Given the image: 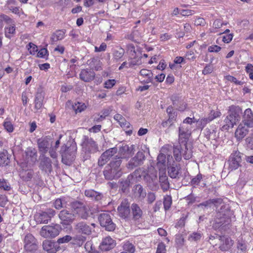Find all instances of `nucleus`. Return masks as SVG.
Instances as JSON below:
<instances>
[{
  "instance_id": "obj_1",
  "label": "nucleus",
  "mask_w": 253,
  "mask_h": 253,
  "mask_svg": "<svg viewBox=\"0 0 253 253\" xmlns=\"http://www.w3.org/2000/svg\"><path fill=\"white\" fill-rule=\"evenodd\" d=\"M133 174L136 178H142L151 190L155 191L159 189L157 172L154 168L146 170L139 168L135 169Z\"/></svg>"
},
{
  "instance_id": "obj_2",
  "label": "nucleus",
  "mask_w": 253,
  "mask_h": 253,
  "mask_svg": "<svg viewBox=\"0 0 253 253\" xmlns=\"http://www.w3.org/2000/svg\"><path fill=\"white\" fill-rule=\"evenodd\" d=\"M242 109L239 106L231 105L228 107L227 115L223 120L222 130H228L236 125L240 121Z\"/></svg>"
},
{
  "instance_id": "obj_3",
  "label": "nucleus",
  "mask_w": 253,
  "mask_h": 253,
  "mask_svg": "<svg viewBox=\"0 0 253 253\" xmlns=\"http://www.w3.org/2000/svg\"><path fill=\"white\" fill-rule=\"evenodd\" d=\"M122 160L120 158H114L106 165L103 170L104 178L107 180L119 178L122 175L121 165Z\"/></svg>"
},
{
  "instance_id": "obj_4",
  "label": "nucleus",
  "mask_w": 253,
  "mask_h": 253,
  "mask_svg": "<svg viewBox=\"0 0 253 253\" xmlns=\"http://www.w3.org/2000/svg\"><path fill=\"white\" fill-rule=\"evenodd\" d=\"M77 147L75 145H71L67 146V145H63L59 151L62 157V162L66 165H70L74 160Z\"/></svg>"
},
{
  "instance_id": "obj_5",
  "label": "nucleus",
  "mask_w": 253,
  "mask_h": 253,
  "mask_svg": "<svg viewBox=\"0 0 253 253\" xmlns=\"http://www.w3.org/2000/svg\"><path fill=\"white\" fill-rule=\"evenodd\" d=\"M149 153V148L145 150L141 149L138 151L135 155L131 158L126 165L127 169L131 170L135 168L142 166L146 158V154Z\"/></svg>"
},
{
  "instance_id": "obj_6",
  "label": "nucleus",
  "mask_w": 253,
  "mask_h": 253,
  "mask_svg": "<svg viewBox=\"0 0 253 253\" xmlns=\"http://www.w3.org/2000/svg\"><path fill=\"white\" fill-rule=\"evenodd\" d=\"M190 135V132L184 133L179 131V144L183 145L185 148L183 157L185 160H189L193 156V146L191 142H188Z\"/></svg>"
},
{
  "instance_id": "obj_7",
  "label": "nucleus",
  "mask_w": 253,
  "mask_h": 253,
  "mask_svg": "<svg viewBox=\"0 0 253 253\" xmlns=\"http://www.w3.org/2000/svg\"><path fill=\"white\" fill-rule=\"evenodd\" d=\"M83 151L85 154L84 160L89 159L90 155L94 154L99 151V148L96 142L92 138L87 136H84L82 142Z\"/></svg>"
},
{
  "instance_id": "obj_8",
  "label": "nucleus",
  "mask_w": 253,
  "mask_h": 253,
  "mask_svg": "<svg viewBox=\"0 0 253 253\" xmlns=\"http://www.w3.org/2000/svg\"><path fill=\"white\" fill-rule=\"evenodd\" d=\"M55 211L52 209L47 208L41 211L35 215V219L37 222L40 224H46L55 215Z\"/></svg>"
},
{
  "instance_id": "obj_9",
  "label": "nucleus",
  "mask_w": 253,
  "mask_h": 253,
  "mask_svg": "<svg viewBox=\"0 0 253 253\" xmlns=\"http://www.w3.org/2000/svg\"><path fill=\"white\" fill-rule=\"evenodd\" d=\"M99 223L101 227L108 231H113L116 229V224L114 223L108 213H100L98 217Z\"/></svg>"
},
{
  "instance_id": "obj_10",
  "label": "nucleus",
  "mask_w": 253,
  "mask_h": 253,
  "mask_svg": "<svg viewBox=\"0 0 253 253\" xmlns=\"http://www.w3.org/2000/svg\"><path fill=\"white\" fill-rule=\"evenodd\" d=\"M61 229L59 224L53 226L45 225L42 228L40 235L44 238H54L59 235Z\"/></svg>"
},
{
  "instance_id": "obj_11",
  "label": "nucleus",
  "mask_w": 253,
  "mask_h": 253,
  "mask_svg": "<svg viewBox=\"0 0 253 253\" xmlns=\"http://www.w3.org/2000/svg\"><path fill=\"white\" fill-rule=\"evenodd\" d=\"M24 243V248L26 252L35 253L38 250V241L32 234H28L25 236Z\"/></svg>"
},
{
  "instance_id": "obj_12",
  "label": "nucleus",
  "mask_w": 253,
  "mask_h": 253,
  "mask_svg": "<svg viewBox=\"0 0 253 253\" xmlns=\"http://www.w3.org/2000/svg\"><path fill=\"white\" fill-rule=\"evenodd\" d=\"M58 217L61 220V224L70 225L74 221L76 216L71 211L64 209L59 212Z\"/></svg>"
},
{
  "instance_id": "obj_13",
  "label": "nucleus",
  "mask_w": 253,
  "mask_h": 253,
  "mask_svg": "<svg viewBox=\"0 0 253 253\" xmlns=\"http://www.w3.org/2000/svg\"><path fill=\"white\" fill-rule=\"evenodd\" d=\"M52 140L50 136H46L38 139L37 144L41 155H45L52 145Z\"/></svg>"
},
{
  "instance_id": "obj_14",
  "label": "nucleus",
  "mask_w": 253,
  "mask_h": 253,
  "mask_svg": "<svg viewBox=\"0 0 253 253\" xmlns=\"http://www.w3.org/2000/svg\"><path fill=\"white\" fill-rule=\"evenodd\" d=\"M242 154L239 151H235L232 153L228 160L229 169L233 170L241 166Z\"/></svg>"
},
{
  "instance_id": "obj_15",
  "label": "nucleus",
  "mask_w": 253,
  "mask_h": 253,
  "mask_svg": "<svg viewBox=\"0 0 253 253\" xmlns=\"http://www.w3.org/2000/svg\"><path fill=\"white\" fill-rule=\"evenodd\" d=\"M118 149L116 147H113L107 150L103 153L98 161V165L99 167H102L110 159V158L117 153Z\"/></svg>"
},
{
  "instance_id": "obj_16",
  "label": "nucleus",
  "mask_w": 253,
  "mask_h": 253,
  "mask_svg": "<svg viewBox=\"0 0 253 253\" xmlns=\"http://www.w3.org/2000/svg\"><path fill=\"white\" fill-rule=\"evenodd\" d=\"M135 148L134 145H131L130 146L127 145H123L119 150L120 156H116L115 158H120L122 160V159L129 158L134 154Z\"/></svg>"
},
{
  "instance_id": "obj_17",
  "label": "nucleus",
  "mask_w": 253,
  "mask_h": 253,
  "mask_svg": "<svg viewBox=\"0 0 253 253\" xmlns=\"http://www.w3.org/2000/svg\"><path fill=\"white\" fill-rule=\"evenodd\" d=\"M119 215L122 218L126 219L128 217L130 212V207L127 200L122 201L120 206L118 207Z\"/></svg>"
},
{
  "instance_id": "obj_18",
  "label": "nucleus",
  "mask_w": 253,
  "mask_h": 253,
  "mask_svg": "<svg viewBox=\"0 0 253 253\" xmlns=\"http://www.w3.org/2000/svg\"><path fill=\"white\" fill-rule=\"evenodd\" d=\"M39 168L42 171L49 173L52 170V162L50 159L45 155H41Z\"/></svg>"
},
{
  "instance_id": "obj_19",
  "label": "nucleus",
  "mask_w": 253,
  "mask_h": 253,
  "mask_svg": "<svg viewBox=\"0 0 253 253\" xmlns=\"http://www.w3.org/2000/svg\"><path fill=\"white\" fill-rule=\"evenodd\" d=\"M230 219L225 214H222L220 212L216 213V218L213 224V227L217 229L221 226H225L229 224Z\"/></svg>"
},
{
  "instance_id": "obj_20",
  "label": "nucleus",
  "mask_w": 253,
  "mask_h": 253,
  "mask_svg": "<svg viewBox=\"0 0 253 253\" xmlns=\"http://www.w3.org/2000/svg\"><path fill=\"white\" fill-rule=\"evenodd\" d=\"M42 248L47 253H56L61 249L57 243L47 240L42 242Z\"/></svg>"
},
{
  "instance_id": "obj_21",
  "label": "nucleus",
  "mask_w": 253,
  "mask_h": 253,
  "mask_svg": "<svg viewBox=\"0 0 253 253\" xmlns=\"http://www.w3.org/2000/svg\"><path fill=\"white\" fill-rule=\"evenodd\" d=\"M116 246V241L110 236H108L103 239L102 242L99 246V248L102 252H106L113 249Z\"/></svg>"
},
{
  "instance_id": "obj_22",
  "label": "nucleus",
  "mask_w": 253,
  "mask_h": 253,
  "mask_svg": "<svg viewBox=\"0 0 253 253\" xmlns=\"http://www.w3.org/2000/svg\"><path fill=\"white\" fill-rule=\"evenodd\" d=\"M169 175L171 178H179L181 174V168L180 164L173 163L168 167Z\"/></svg>"
},
{
  "instance_id": "obj_23",
  "label": "nucleus",
  "mask_w": 253,
  "mask_h": 253,
  "mask_svg": "<svg viewBox=\"0 0 253 253\" xmlns=\"http://www.w3.org/2000/svg\"><path fill=\"white\" fill-rule=\"evenodd\" d=\"M219 249L222 252L227 251L233 246L234 241L229 237L221 236L219 238Z\"/></svg>"
},
{
  "instance_id": "obj_24",
  "label": "nucleus",
  "mask_w": 253,
  "mask_h": 253,
  "mask_svg": "<svg viewBox=\"0 0 253 253\" xmlns=\"http://www.w3.org/2000/svg\"><path fill=\"white\" fill-rule=\"evenodd\" d=\"M95 74L90 69H82L79 74L80 79L84 82H90L94 79Z\"/></svg>"
},
{
  "instance_id": "obj_25",
  "label": "nucleus",
  "mask_w": 253,
  "mask_h": 253,
  "mask_svg": "<svg viewBox=\"0 0 253 253\" xmlns=\"http://www.w3.org/2000/svg\"><path fill=\"white\" fill-rule=\"evenodd\" d=\"M241 123L247 127H253V113L250 108L245 110Z\"/></svg>"
},
{
  "instance_id": "obj_26",
  "label": "nucleus",
  "mask_w": 253,
  "mask_h": 253,
  "mask_svg": "<svg viewBox=\"0 0 253 253\" xmlns=\"http://www.w3.org/2000/svg\"><path fill=\"white\" fill-rule=\"evenodd\" d=\"M75 229L77 232L86 235H90L92 231L90 226L83 221L77 223L75 226Z\"/></svg>"
},
{
  "instance_id": "obj_27",
  "label": "nucleus",
  "mask_w": 253,
  "mask_h": 253,
  "mask_svg": "<svg viewBox=\"0 0 253 253\" xmlns=\"http://www.w3.org/2000/svg\"><path fill=\"white\" fill-rule=\"evenodd\" d=\"M44 98V92L41 88L37 89L34 100L35 109H40L43 105V101Z\"/></svg>"
},
{
  "instance_id": "obj_28",
  "label": "nucleus",
  "mask_w": 253,
  "mask_h": 253,
  "mask_svg": "<svg viewBox=\"0 0 253 253\" xmlns=\"http://www.w3.org/2000/svg\"><path fill=\"white\" fill-rule=\"evenodd\" d=\"M132 192L134 197L140 201L144 200L146 196V190L140 184H136L133 186Z\"/></svg>"
},
{
  "instance_id": "obj_29",
  "label": "nucleus",
  "mask_w": 253,
  "mask_h": 253,
  "mask_svg": "<svg viewBox=\"0 0 253 253\" xmlns=\"http://www.w3.org/2000/svg\"><path fill=\"white\" fill-rule=\"evenodd\" d=\"M140 75L141 78H139L142 84H148L152 82L153 73L150 70L142 69L140 70Z\"/></svg>"
},
{
  "instance_id": "obj_30",
  "label": "nucleus",
  "mask_w": 253,
  "mask_h": 253,
  "mask_svg": "<svg viewBox=\"0 0 253 253\" xmlns=\"http://www.w3.org/2000/svg\"><path fill=\"white\" fill-rule=\"evenodd\" d=\"M135 176L133 173L128 175L125 179H122L120 182L119 188L123 193H127L131 183V180Z\"/></svg>"
},
{
  "instance_id": "obj_31",
  "label": "nucleus",
  "mask_w": 253,
  "mask_h": 253,
  "mask_svg": "<svg viewBox=\"0 0 253 253\" xmlns=\"http://www.w3.org/2000/svg\"><path fill=\"white\" fill-rule=\"evenodd\" d=\"M250 127L241 123L235 131V137L239 140H242L248 133L249 128Z\"/></svg>"
},
{
  "instance_id": "obj_32",
  "label": "nucleus",
  "mask_w": 253,
  "mask_h": 253,
  "mask_svg": "<svg viewBox=\"0 0 253 253\" xmlns=\"http://www.w3.org/2000/svg\"><path fill=\"white\" fill-rule=\"evenodd\" d=\"M37 153L36 149L29 148L26 151V159L29 165H33L37 161Z\"/></svg>"
},
{
  "instance_id": "obj_33",
  "label": "nucleus",
  "mask_w": 253,
  "mask_h": 253,
  "mask_svg": "<svg viewBox=\"0 0 253 253\" xmlns=\"http://www.w3.org/2000/svg\"><path fill=\"white\" fill-rule=\"evenodd\" d=\"M130 210L134 220H138L142 217L143 211L138 204L133 203L130 206Z\"/></svg>"
},
{
  "instance_id": "obj_34",
  "label": "nucleus",
  "mask_w": 253,
  "mask_h": 253,
  "mask_svg": "<svg viewBox=\"0 0 253 253\" xmlns=\"http://www.w3.org/2000/svg\"><path fill=\"white\" fill-rule=\"evenodd\" d=\"M185 148L182 145L179 144L173 146V156L175 160L177 162H180L182 159L183 153L184 152Z\"/></svg>"
},
{
  "instance_id": "obj_35",
  "label": "nucleus",
  "mask_w": 253,
  "mask_h": 253,
  "mask_svg": "<svg viewBox=\"0 0 253 253\" xmlns=\"http://www.w3.org/2000/svg\"><path fill=\"white\" fill-rule=\"evenodd\" d=\"M159 182L161 188L164 192L167 191L169 188V183L168 181V177L165 172L162 173H160Z\"/></svg>"
},
{
  "instance_id": "obj_36",
  "label": "nucleus",
  "mask_w": 253,
  "mask_h": 253,
  "mask_svg": "<svg viewBox=\"0 0 253 253\" xmlns=\"http://www.w3.org/2000/svg\"><path fill=\"white\" fill-rule=\"evenodd\" d=\"M84 194L86 197L91 198V199L96 201H100L103 196L101 193L98 192L92 189L86 190Z\"/></svg>"
},
{
  "instance_id": "obj_37",
  "label": "nucleus",
  "mask_w": 253,
  "mask_h": 253,
  "mask_svg": "<svg viewBox=\"0 0 253 253\" xmlns=\"http://www.w3.org/2000/svg\"><path fill=\"white\" fill-rule=\"evenodd\" d=\"M10 156L6 150L0 152V167H5L10 162Z\"/></svg>"
},
{
  "instance_id": "obj_38",
  "label": "nucleus",
  "mask_w": 253,
  "mask_h": 253,
  "mask_svg": "<svg viewBox=\"0 0 253 253\" xmlns=\"http://www.w3.org/2000/svg\"><path fill=\"white\" fill-rule=\"evenodd\" d=\"M65 34V31L57 30L53 33L51 37V44H53L58 41L64 39Z\"/></svg>"
},
{
  "instance_id": "obj_39",
  "label": "nucleus",
  "mask_w": 253,
  "mask_h": 253,
  "mask_svg": "<svg viewBox=\"0 0 253 253\" xmlns=\"http://www.w3.org/2000/svg\"><path fill=\"white\" fill-rule=\"evenodd\" d=\"M85 205L83 202L78 201H74L70 203V207L72 210V211L75 214L76 216L78 212Z\"/></svg>"
},
{
  "instance_id": "obj_40",
  "label": "nucleus",
  "mask_w": 253,
  "mask_h": 253,
  "mask_svg": "<svg viewBox=\"0 0 253 253\" xmlns=\"http://www.w3.org/2000/svg\"><path fill=\"white\" fill-rule=\"evenodd\" d=\"M5 36L8 39H11L15 34V26L14 22L8 25L4 28Z\"/></svg>"
},
{
  "instance_id": "obj_41",
  "label": "nucleus",
  "mask_w": 253,
  "mask_h": 253,
  "mask_svg": "<svg viewBox=\"0 0 253 253\" xmlns=\"http://www.w3.org/2000/svg\"><path fill=\"white\" fill-rule=\"evenodd\" d=\"M168 115V119L173 123L176 121L177 113L176 111L174 110L172 106H169L166 110Z\"/></svg>"
},
{
  "instance_id": "obj_42",
  "label": "nucleus",
  "mask_w": 253,
  "mask_h": 253,
  "mask_svg": "<svg viewBox=\"0 0 253 253\" xmlns=\"http://www.w3.org/2000/svg\"><path fill=\"white\" fill-rule=\"evenodd\" d=\"M114 118L119 123L122 127L126 128L129 127V123L127 122L121 115L117 114L114 116Z\"/></svg>"
},
{
  "instance_id": "obj_43",
  "label": "nucleus",
  "mask_w": 253,
  "mask_h": 253,
  "mask_svg": "<svg viewBox=\"0 0 253 253\" xmlns=\"http://www.w3.org/2000/svg\"><path fill=\"white\" fill-rule=\"evenodd\" d=\"M237 248L238 249V253H246L247 251L246 242L242 239L238 240Z\"/></svg>"
},
{
  "instance_id": "obj_44",
  "label": "nucleus",
  "mask_w": 253,
  "mask_h": 253,
  "mask_svg": "<svg viewBox=\"0 0 253 253\" xmlns=\"http://www.w3.org/2000/svg\"><path fill=\"white\" fill-rule=\"evenodd\" d=\"M131 60L128 62V66L126 68L132 67L134 65H139L141 63V56L138 55H133L131 56Z\"/></svg>"
},
{
  "instance_id": "obj_45",
  "label": "nucleus",
  "mask_w": 253,
  "mask_h": 253,
  "mask_svg": "<svg viewBox=\"0 0 253 253\" xmlns=\"http://www.w3.org/2000/svg\"><path fill=\"white\" fill-rule=\"evenodd\" d=\"M79 217L82 219H86L89 216L87 208L84 206L81 210H80L76 214Z\"/></svg>"
},
{
  "instance_id": "obj_46",
  "label": "nucleus",
  "mask_w": 253,
  "mask_h": 253,
  "mask_svg": "<svg viewBox=\"0 0 253 253\" xmlns=\"http://www.w3.org/2000/svg\"><path fill=\"white\" fill-rule=\"evenodd\" d=\"M123 248L124 250L129 253H134L135 251V246L128 241L124 244Z\"/></svg>"
},
{
  "instance_id": "obj_47",
  "label": "nucleus",
  "mask_w": 253,
  "mask_h": 253,
  "mask_svg": "<svg viewBox=\"0 0 253 253\" xmlns=\"http://www.w3.org/2000/svg\"><path fill=\"white\" fill-rule=\"evenodd\" d=\"M172 203L171 197L170 196H167L164 198V207L165 211L169 210Z\"/></svg>"
},
{
  "instance_id": "obj_48",
  "label": "nucleus",
  "mask_w": 253,
  "mask_h": 253,
  "mask_svg": "<svg viewBox=\"0 0 253 253\" xmlns=\"http://www.w3.org/2000/svg\"><path fill=\"white\" fill-rule=\"evenodd\" d=\"M203 176L202 174L199 173L191 179L190 181L191 185L193 187H195L196 185H198L199 184Z\"/></svg>"
},
{
  "instance_id": "obj_49",
  "label": "nucleus",
  "mask_w": 253,
  "mask_h": 253,
  "mask_svg": "<svg viewBox=\"0 0 253 253\" xmlns=\"http://www.w3.org/2000/svg\"><path fill=\"white\" fill-rule=\"evenodd\" d=\"M195 121L198 124L199 127L202 129L207 125V124L211 122V121L208 117L201 120H195Z\"/></svg>"
},
{
  "instance_id": "obj_50",
  "label": "nucleus",
  "mask_w": 253,
  "mask_h": 253,
  "mask_svg": "<svg viewBox=\"0 0 253 253\" xmlns=\"http://www.w3.org/2000/svg\"><path fill=\"white\" fill-rule=\"evenodd\" d=\"M90 65L93 69H94L96 71L101 69L100 60L97 58H93L90 63Z\"/></svg>"
},
{
  "instance_id": "obj_51",
  "label": "nucleus",
  "mask_w": 253,
  "mask_h": 253,
  "mask_svg": "<svg viewBox=\"0 0 253 253\" xmlns=\"http://www.w3.org/2000/svg\"><path fill=\"white\" fill-rule=\"evenodd\" d=\"M221 115L220 111L218 110H211L208 115V118L212 121L214 119L219 117Z\"/></svg>"
},
{
  "instance_id": "obj_52",
  "label": "nucleus",
  "mask_w": 253,
  "mask_h": 253,
  "mask_svg": "<svg viewBox=\"0 0 253 253\" xmlns=\"http://www.w3.org/2000/svg\"><path fill=\"white\" fill-rule=\"evenodd\" d=\"M73 108L76 113H81L85 109L86 106L84 103L82 104L78 102L73 105Z\"/></svg>"
},
{
  "instance_id": "obj_53",
  "label": "nucleus",
  "mask_w": 253,
  "mask_h": 253,
  "mask_svg": "<svg viewBox=\"0 0 253 253\" xmlns=\"http://www.w3.org/2000/svg\"><path fill=\"white\" fill-rule=\"evenodd\" d=\"M125 53L124 49L122 48H120L118 50H115L113 52V58L116 61H118L124 55Z\"/></svg>"
},
{
  "instance_id": "obj_54",
  "label": "nucleus",
  "mask_w": 253,
  "mask_h": 253,
  "mask_svg": "<svg viewBox=\"0 0 253 253\" xmlns=\"http://www.w3.org/2000/svg\"><path fill=\"white\" fill-rule=\"evenodd\" d=\"M54 206L57 210L65 207V203H64V199L58 198L56 199L54 202Z\"/></svg>"
},
{
  "instance_id": "obj_55",
  "label": "nucleus",
  "mask_w": 253,
  "mask_h": 253,
  "mask_svg": "<svg viewBox=\"0 0 253 253\" xmlns=\"http://www.w3.org/2000/svg\"><path fill=\"white\" fill-rule=\"evenodd\" d=\"M0 22H4L7 25L11 24L14 22L9 16L4 14H0Z\"/></svg>"
},
{
  "instance_id": "obj_56",
  "label": "nucleus",
  "mask_w": 253,
  "mask_h": 253,
  "mask_svg": "<svg viewBox=\"0 0 253 253\" xmlns=\"http://www.w3.org/2000/svg\"><path fill=\"white\" fill-rule=\"evenodd\" d=\"M202 234L198 232H193L188 237V240L190 241L197 242L201 238Z\"/></svg>"
},
{
  "instance_id": "obj_57",
  "label": "nucleus",
  "mask_w": 253,
  "mask_h": 253,
  "mask_svg": "<svg viewBox=\"0 0 253 253\" xmlns=\"http://www.w3.org/2000/svg\"><path fill=\"white\" fill-rule=\"evenodd\" d=\"M3 126L4 129L8 132H12L13 131V126L10 121H7V119L5 120L3 123Z\"/></svg>"
},
{
  "instance_id": "obj_58",
  "label": "nucleus",
  "mask_w": 253,
  "mask_h": 253,
  "mask_svg": "<svg viewBox=\"0 0 253 253\" xmlns=\"http://www.w3.org/2000/svg\"><path fill=\"white\" fill-rule=\"evenodd\" d=\"M72 240V237L70 235H66L63 237L59 238L56 242L59 245L61 244L67 243Z\"/></svg>"
},
{
  "instance_id": "obj_59",
  "label": "nucleus",
  "mask_w": 253,
  "mask_h": 253,
  "mask_svg": "<svg viewBox=\"0 0 253 253\" xmlns=\"http://www.w3.org/2000/svg\"><path fill=\"white\" fill-rule=\"evenodd\" d=\"M147 195V202L148 204H152L156 198V194L153 192H148Z\"/></svg>"
},
{
  "instance_id": "obj_60",
  "label": "nucleus",
  "mask_w": 253,
  "mask_h": 253,
  "mask_svg": "<svg viewBox=\"0 0 253 253\" xmlns=\"http://www.w3.org/2000/svg\"><path fill=\"white\" fill-rule=\"evenodd\" d=\"M188 216V214H183L182 216L179 219L177 223H176L175 227H182L184 226L185 223V220L186 219Z\"/></svg>"
},
{
  "instance_id": "obj_61",
  "label": "nucleus",
  "mask_w": 253,
  "mask_h": 253,
  "mask_svg": "<svg viewBox=\"0 0 253 253\" xmlns=\"http://www.w3.org/2000/svg\"><path fill=\"white\" fill-rule=\"evenodd\" d=\"M57 149L58 148H56L53 146H52V145L50 146V147H49L48 151L49 152L50 156L52 159H56L57 158L58 154L56 152Z\"/></svg>"
},
{
  "instance_id": "obj_62",
  "label": "nucleus",
  "mask_w": 253,
  "mask_h": 253,
  "mask_svg": "<svg viewBox=\"0 0 253 253\" xmlns=\"http://www.w3.org/2000/svg\"><path fill=\"white\" fill-rule=\"evenodd\" d=\"M212 206L210 199L199 204L198 205L199 208H202L204 210L211 208Z\"/></svg>"
},
{
  "instance_id": "obj_63",
  "label": "nucleus",
  "mask_w": 253,
  "mask_h": 253,
  "mask_svg": "<svg viewBox=\"0 0 253 253\" xmlns=\"http://www.w3.org/2000/svg\"><path fill=\"white\" fill-rule=\"evenodd\" d=\"M246 71L249 74L250 79L253 80V66L251 64H248L246 66Z\"/></svg>"
},
{
  "instance_id": "obj_64",
  "label": "nucleus",
  "mask_w": 253,
  "mask_h": 253,
  "mask_svg": "<svg viewBox=\"0 0 253 253\" xmlns=\"http://www.w3.org/2000/svg\"><path fill=\"white\" fill-rule=\"evenodd\" d=\"M166 249L165 244L163 243H160L158 245L156 253H166Z\"/></svg>"
}]
</instances>
